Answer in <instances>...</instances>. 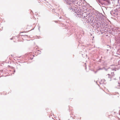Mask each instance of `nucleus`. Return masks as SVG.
<instances>
[{"instance_id":"nucleus-1","label":"nucleus","mask_w":120,"mask_h":120,"mask_svg":"<svg viewBox=\"0 0 120 120\" xmlns=\"http://www.w3.org/2000/svg\"><path fill=\"white\" fill-rule=\"evenodd\" d=\"M30 26L27 25H26L25 27V28L26 29L29 28Z\"/></svg>"},{"instance_id":"nucleus-2","label":"nucleus","mask_w":120,"mask_h":120,"mask_svg":"<svg viewBox=\"0 0 120 120\" xmlns=\"http://www.w3.org/2000/svg\"><path fill=\"white\" fill-rule=\"evenodd\" d=\"M111 75H112V76H114V73L113 72H112L111 73Z\"/></svg>"},{"instance_id":"nucleus-3","label":"nucleus","mask_w":120,"mask_h":120,"mask_svg":"<svg viewBox=\"0 0 120 120\" xmlns=\"http://www.w3.org/2000/svg\"><path fill=\"white\" fill-rule=\"evenodd\" d=\"M109 75V77L110 78H111V77H112V76H111L110 75Z\"/></svg>"},{"instance_id":"nucleus-4","label":"nucleus","mask_w":120,"mask_h":120,"mask_svg":"<svg viewBox=\"0 0 120 120\" xmlns=\"http://www.w3.org/2000/svg\"><path fill=\"white\" fill-rule=\"evenodd\" d=\"M21 32V33H23V32Z\"/></svg>"},{"instance_id":"nucleus-5","label":"nucleus","mask_w":120,"mask_h":120,"mask_svg":"<svg viewBox=\"0 0 120 120\" xmlns=\"http://www.w3.org/2000/svg\"><path fill=\"white\" fill-rule=\"evenodd\" d=\"M81 117H80V119H81Z\"/></svg>"}]
</instances>
